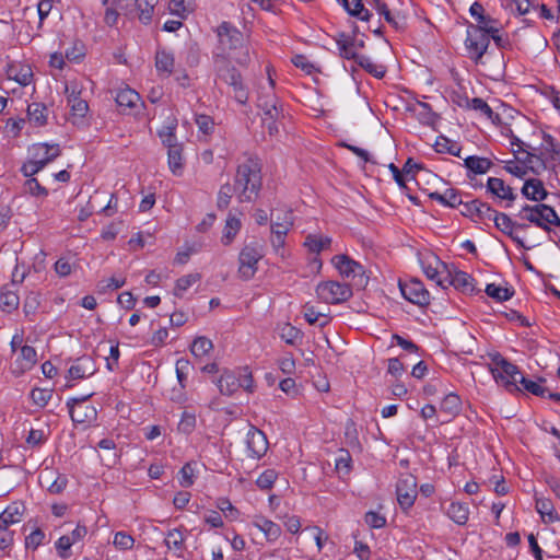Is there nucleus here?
Returning a JSON list of instances; mask_svg holds the SVG:
<instances>
[{"instance_id": "1", "label": "nucleus", "mask_w": 560, "mask_h": 560, "mask_svg": "<svg viewBox=\"0 0 560 560\" xmlns=\"http://www.w3.org/2000/svg\"><path fill=\"white\" fill-rule=\"evenodd\" d=\"M219 44L213 51V66L219 59L225 63L232 61L240 66H247L250 62L249 48L245 44L243 34L229 22H223L217 30Z\"/></svg>"}, {"instance_id": "2", "label": "nucleus", "mask_w": 560, "mask_h": 560, "mask_svg": "<svg viewBox=\"0 0 560 560\" xmlns=\"http://www.w3.org/2000/svg\"><path fill=\"white\" fill-rule=\"evenodd\" d=\"M261 185V163L259 159L249 156L237 166L234 178L238 201H253L258 196Z\"/></svg>"}, {"instance_id": "3", "label": "nucleus", "mask_w": 560, "mask_h": 560, "mask_svg": "<svg viewBox=\"0 0 560 560\" xmlns=\"http://www.w3.org/2000/svg\"><path fill=\"white\" fill-rule=\"evenodd\" d=\"M213 70L215 81L228 84L232 90L234 100L242 105L246 104L249 97V91L244 84L240 71L232 66V63H225L222 59L218 60L217 66H213Z\"/></svg>"}, {"instance_id": "4", "label": "nucleus", "mask_w": 560, "mask_h": 560, "mask_svg": "<svg viewBox=\"0 0 560 560\" xmlns=\"http://www.w3.org/2000/svg\"><path fill=\"white\" fill-rule=\"evenodd\" d=\"M271 237L270 243L276 253L284 247L285 236L294 224V218L290 209H272L270 212Z\"/></svg>"}, {"instance_id": "5", "label": "nucleus", "mask_w": 560, "mask_h": 560, "mask_svg": "<svg viewBox=\"0 0 560 560\" xmlns=\"http://www.w3.org/2000/svg\"><path fill=\"white\" fill-rule=\"evenodd\" d=\"M265 246L257 240L246 243L238 255V275L243 280L252 279L257 272V265L264 257Z\"/></svg>"}, {"instance_id": "6", "label": "nucleus", "mask_w": 560, "mask_h": 560, "mask_svg": "<svg viewBox=\"0 0 560 560\" xmlns=\"http://www.w3.org/2000/svg\"><path fill=\"white\" fill-rule=\"evenodd\" d=\"M493 366L490 371L498 384L503 385L510 393L520 392L517 386L518 368L503 358L500 353L491 355Z\"/></svg>"}, {"instance_id": "7", "label": "nucleus", "mask_w": 560, "mask_h": 560, "mask_svg": "<svg viewBox=\"0 0 560 560\" xmlns=\"http://www.w3.org/2000/svg\"><path fill=\"white\" fill-rule=\"evenodd\" d=\"M490 44V35L487 34L485 27H475V24L467 26V37L465 46L468 50L469 58L479 63L486 54Z\"/></svg>"}, {"instance_id": "8", "label": "nucleus", "mask_w": 560, "mask_h": 560, "mask_svg": "<svg viewBox=\"0 0 560 560\" xmlns=\"http://www.w3.org/2000/svg\"><path fill=\"white\" fill-rule=\"evenodd\" d=\"M318 299L327 304H339L352 296L350 285L337 281H324L317 284Z\"/></svg>"}, {"instance_id": "9", "label": "nucleus", "mask_w": 560, "mask_h": 560, "mask_svg": "<svg viewBox=\"0 0 560 560\" xmlns=\"http://www.w3.org/2000/svg\"><path fill=\"white\" fill-rule=\"evenodd\" d=\"M331 262L342 277L355 280L357 285L365 287L368 284L369 278L365 276L364 267L348 255H336Z\"/></svg>"}, {"instance_id": "10", "label": "nucleus", "mask_w": 560, "mask_h": 560, "mask_svg": "<svg viewBox=\"0 0 560 560\" xmlns=\"http://www.w3.org/2000/svg\"><path fill=\"white\" fill-rule=\"evenodd\" d=\"M91 395L82 398H73L67 402L69 413L74 423L89 424L96 419L97 412L94 406L88 404Z\"/></svg>"}, {"instance_id": "11", "label": "nucleus", "mask_w": 560, "mask_h": 560, "mask_svg": "<svg viewBox=\"0 0 560 560\" xmlns=\"http://www.w3.org/2000/svg\"><path fill=\"white\" fill-rule=\"evenodd\" d=\"M397 501L402 510L410 509L417 498V478L411 474L402 475L396 486Z\"/></svg>"}, {"instance_id": "12", "label": "nucleus", "mask_w": 560, "mask_h": 560, "mask_svg": "<svg viewBox=\"0 0 560 560\" xmlns=\"http://www.w3.org/2000/svg\"><path fill=\"white\" fill-rule=\"evenodd\" d=\"M399 289L402 296L416 305L425 306L430 303V293L418 279L399 281Z\"/></svg>"}, {"instance_id": "13", "label": "nucleus", "mask_w": 560, "mask_h": 560, "mask_svg": "<svg viewBox=\"0 0 560 560\" xmlns=\"http://www.w3.org/2000/svg\"><path fill=\"white\" fill-rule=\"evenodd\" d=\"M462 207L460 213L463 215L470 218L474 222L482 223L485 225H488L491 221V215H494V209L478 199L466 202L463 201Z\"/></svg>"}, {"instance_id": "14", "label": "nucleus", "mask_w": 560, "mask_h": 560, "mask_svg": "<svg viewBox=\"0 0 560 560\" xmlns=\"http://www.w3.org/2000/svg\"><path fill=\"white\" fill-rule=\"evenodd\" d=\"M28 151L31 159L42 168L61 154L59 144L35 143Z\"/></svg>"}, {"instance_id": "15", "label": "nucleus", "mask_w": 560, "mask_h": 560, "mask_svg": "<svg viewBox=\"0 0 560 560\" xmlns=\"http://www.w3.org/2000/svg\"><path fill=\"white\" fill-rule=\"evenodd\" d=\"M246 444L252 457L260 458L266 454L268 450L267 436L261 430L255 427H252L248 430L246 435Z\"/></svg>"}, {"instance_id": "16", "label": "nucleus", "mask_w": 560, "mask_h": 560, "mask_svg": "<svg viewBox=\"0 0 560 560\" xmlns=\"http://www.w3.org/2000/svg\"><path fill=\"white\" fill-rule=\"evenodd\" d=\"M491 221L494 223V226L500 230L502 233L506 234L511 237L520 247L526 248L522 238L514 234V226L516 224L511 220V218L502 212H498L494 210V215H491ZM518 228H525L524 224H517Z\"/></svg>"}, {"instance_id": "17", "label": "nucleus", "mask_w": 560, "mask_h": 560, "mask_svg": "<svg viewBox=\"0 0 560 560\" xmlns=\"http://www.w3.org/2000/svg\"><path fill=\"white\" fill-rule=\"evenodd\" d=\"M37 362L36 350L31 346H22L20 354L18 355L12 372L15 375H22L26 371L31 370Z\"/></svg>"}, {"instance_id": "18", "label": "nucleus", "mask_w": 560, "mask_h": 560, "mask_svg": "<svg viewBox=\"0 0 560 560\" xmlns=\"http://www.w3.org/2000/svg\"><path fill=\"white\" fill-rule=\"evenodd\" d=\"M539 208L540 203L535 206L525 205L520 212V217L535 224L537 228L542 229L546 232H551L549 223L550 219L545 218L544 211H541Z\"/></svg>"}, {"instance_id": "19", "label": "nucleus", "mask_w": 560, "mask_h": 560, "mask_svg": "<svg viewBox=\"0 0 560 560\" xmlns=\"http://www.w3.org/2000/svg\"><path fill=\"white\" fill-rule=\"evenodd\" d=\"M487 190L500 200L509 201V205L516 199L511 186L505 185L504 180L498 177H489L487 182Z\"/></svg>"}, {"instance_id": "20", "label": "nucleus", "mask_w": 560, "mask_h": 560, "mask_svg": "<svg viewBox=\"0 0 560 560\" xmlns=\"http://www.w3.org/2000/svg\"><path fill=\"white\" fill-rule=\"evenodd\" d=\"M96 372L94 361L91 357L79 358L69 369V377L72 380H81L93 375Z\"/></svg>"}, {"instance_id": "21", "label": "nucleus", "mask_w": 560, "mask_h": 560, "mask_svg": "<svg viewBox=\"0 0 560 560\" xmlns=\"http://www.w3.org/2000/svg\"><path fill=\"white\" fill-rule=\"evenodd\" d=\"M66 93L68 95V104L71 108V114L79 118L84 117L89 109V105L86 101L79 97L80 91L77 85H67Z\"/></svg>"}, {"instance_id": "22", "label": "nucleus", "mask_w": 560, "mask_h": 560, "mask_svg": "<svg viewBox=\"0 0 560 560\" xmlns=\"http://www.w3.org/2000/svg\"><path fill=\"white\" fill-rule=\"evenodd\" d=\"M155 68L160 77L168 78L175 68V58L171 51L160 48L155 52Z\"/></svg>"}, {"instance_id": "23", "label": "nucleus", "mask_w": 560, "mask_h": 560, "mask_svg": "<svg viewBox=\"0 0 560 560\" xmlns=\"http://www.w3.org/2000/svg\"><path fill=\"white\" fill-rule=\"evenodd\" d=\"M522 195L528 200L542 201L547 198L548 191L540 179L529 178L522 187Z\"/></svg>"}, {"instance_id": "24", "label": "nucleus", "mask_w": 560, "mask_h": 560, "mask_svg": "<svg viewBox=\"0 0 560 560\" xmlns=\"http://www.w3.org/2000/svg\"><path fill=\"white\" fill-rule=\"evenodd\" d=\"M336 43L340 57L345 59H352L355 62L358 61V57H360L361 55H359L355 50L354 37L345 33H340L336 38Z\"/></svg>"}, {"instance_id": "25", "label": "nucleus", "mask_w": 560, "mask_h": 560, "mask_svg": "<svg viewBox=\"0 0 560 560\" xmlns=\"http://www.w3.org/2000/svg\"><path fill=\"white\" fill-rule=\"evenodd\" d=\"M218 387L221 394L231 396L241 387V378L231 371H224L219 378Z\"/></svg>"}, {"instance_id": "26", "label": "nucleus", "mask_w": 560, "mask_h": 560, "mask_svg": "<svg viewBox=\"0 0 560 560\" xmlns=\"http://www.w3.org/2000/svg\"><path fill=\"white\" fill-rule=\"evenodd\" d=\"M257 105L269 120H277L281 116V109L278 107V101L273 94L260 96Z\"/></svg>"}, {"instance_id": "27", "label": "nucleus", "mask_w": 560, "mask_h": 560, "mask_svg": "<svg viewBox=\"0 0 560 560\" xmlns=\"http://www.w3.org/2000/svg\"><path fill=\"white\" fill-rule=\"evenodd\" d=\"M453 285L455 289L463 292L474 291L472 278L465 271H455L454 273H447L446 285Z\"/></svg>"}, {"instance_id": "28", "label": "nucleus", "mask_w": 560, "mask_h": 560, "mask_svg": "<svg viewBox=\"0 0 560 560\" xmlns=\"http://www.w3.org/2000/svg\"><path fill=\"white\" fill-rule=\"evenodd\" d=\"M429 197L431 199L436 200L440 203L451 207V208H456L458 206H462V203H463L460 194L453 188L446 189L442 194L438 192V191L431 192L429 195Z\"/></svg>"}, {"instance_id": "29", "label": "nucleus", "mask_w": 560, "mask_h": 560, "mask_svg": "<svg viewBox=\"0 0 560 560\" xmlns=\"http://www.w3.org/2000/svg\"><path fill=\"white\" fill-rule=\"evenodd\" d=\"M24 505L20 502H13L0 514V523L7 526L19 523L24 513Z\"/></svg>"}, {"instance_id": "30", "label": "nucleus", "mask_w": 560, "mask_h": 560, "mask_svg": "<svg viewBox=\"0 0 560 560\" xmlns=\"http://www.w3.org/2000/svg\"><path fill=\"white\" fill-rule=\"evenodd\" d=\"M536 510L545 523H555L560 520L555 511L553 503L549 499L536 498Z\"/></svg>"}, {"instance_id": "31", "label": "nucleus", "mask_w": 560, "mask_h": 560, "mask_svg": "<svg viewBox=\"0 0 560 560\" xmlns=\"http://www.w3.org/2000/svg\"><path fill=\"white\" fill-rule=\"evenodd\" d=\"M253 524L265 534L267 540L269 541L277 540L281 535V527L275 522L265 517H258L254 521Z\"/></svg>"}, {"instance_id": "32", "label": "nucleus", "mask_w": 560, "mask_h": 560, "mask_svg": "<svg viewBox=\"0 0 560 560\" xmlns=\"http://www.w3.org/2000/svg\"><path fill=\"white\" fill-rule=\"evenodd\" d=\"M159 0H135V11L137 13L139 20L147 24L151 21L153 11Z\"/></svg>"}, {"instance_id": "33", "label": "nucleus", "mask_w": 560, "mask_h": 560, "mask_svg": "<svg viewBox=\"0 0 560 560\" xmlns=\"http://www.w3.org/2000/svg\"><path fill=\"white\" fill-rule=\"evenodd\" d=\"M465 167H467L474 174H485L493 165L492 161L488 158L480 156H468L464 160Z\"/></svg>"}, {"instance_id": "34", "label": "nucleus", "mask_w": 560, "mask_h": 560, "mask_svg": "<svg viewBox=\"0 0 560 560\" xmlns=\"http://www.w3.org/2000/svg\"><path fill=\"white\" fill-rule=\"evenodd\" d=\"M355 63L377 79L384 78L387 71L385 66L375 63L370 57L364 55L358 57Z\"/></svg>"}, {"instance_id": "35", "label": "nucleus", "mask_w": 560, "mask_h": 560, "mask_svg": "<svg viewBox=\"0 0 560 560\" xmlns=\"http://www.w3.org/2000/svg\"><path fill=\"white\" fill-rule=\"evenodd\" d=\"M139 100V94L130 88L118 90L115 96L117 105L126 108L135 107Z\"/></svg>"}, {"instance_id": "36", "label": "nucleus", "mask_w": 560, "mask_h": 560, "mask_svg": "<svg viewBox=\"0 0 560 560\" xmlns=\"http://www.w3.org/2000/svg\"><path fill=\"white\" fill-rule=\"evenodd\" d=\"M448 517L458 525H464L468 521L469 509L466 504L452 502L446 511Z\"/></svg>"}, {"instance_id": "37", "label": "nucleus", "mask_w": 560, "mask_h": 560, "mask_svg": "<svg viewBox=\"0 0 560 560\" xmlns=\"http://www.w3.org/2000/svg\"><path fill=\"white\" fill-rule=\"evenodd\" d=\"M20 298L16 292L9 290L7 287L0 292V307L3 312L11 313L18 310Z\"/></svg>"}, {"instance_id": "38", "label": "nucleus", "mask_w": 560, "mask_h": 560, "mask_svg": "<svg viewBox=\"0 0 560 560\" xmlns=\"http://www.w3.org/2000/svg\"><path fill=\"white\" fill-rule=\"evenodd\" d=\"M168 166L174 175H180L184 167L183 145H173V149L167 151Z\"/></svg>"}, {"instance_id": "39", "label": "nucleus", "mask_w": 560, "mask_h": 560, "mask_svg": "<svg viewBox=\"0 0 560 560\" xmlns=\"http://www.w3.org/2000/svg\"><path fill=\"white\" fill-rule=\"evenodd\" d=\"M46 106L42 103H32L27 107L28 120L37 127L44 126L47 121Z\"/></svg>"}, {"instance_id": "40", "label": "nucleus", "mask_w": 560, "mask_h": 560, "mask_svg": "<svg viewBox=\"0 0 560 560\" xmlns=\"http://www.w3.org/2000/svg\"><path fill=\"white\" fill-rule=\"evenodd\" d=\"M331 244V238L327 236H320L315 234H310L306 236L304 245L312 253H320L322 250L328 248Z\"/></svg>"}, {"instance_id": "41", "label": "nucleus", "mask_w": 560, "mask_h": 560, "mask_svg": "<svg viewBox=\"0 0 560 560\" xmlns=\"http://www.w3.org/2000/svg\"><path fill=\"white\" fill-rule=\"evenodd\" d=\"M434 150L438 153H448L454 156H460V147L444 136L436 138Z\"/></svg>"}, {"instance_id": "42", "label": "nucleus", "mask_w": 560, "mask_h": 560, "mask_svg": "<svg viewBox=\"0 0 560 560\" xmlns=\"http://www.w3.org/2000/svg\"><path fill=\"white\" fill-rule=\"evenodd\" d=\"M441 412L446 413L448 417H454L460 410V398L456 394L446 395L440 406Z\"/></svg>"}, {"instance_id": "43", "label": "nucleus", "mask_w": 560, "mask_h": 560, "mask_svg": "<svg viewBox=\"0 0 560 560\" xmlns=\"http://www.w3.org/2000/svg\"><path fill=\"white\" fill-rule=\"evenodd\" d=\"M240 229L241 221L235 217L229 215L221 238L222 243L224 245H230L233 242L236 234L238 233Z\"/></svg>"}, {"instance_id": "44", "label": "nucleus", "mask_w": 560, "mask_h": 560, "mask_svg": "<svg viewBox=\"0 0 560 560\" xmlns=\"http://www.w3.org/2000/svg\"><path fill=\"white\" fill-rule=\"evenodd\" d=\"M342 4L349 14L359 18L360 20L368 21L371 16L362 3V0H342Z\"/></svg>"}, {"instance_id": "45", "label": "nucleus", "mask_w": 560, "mask_h": 560, "mask_svg": "<svg viewBox=\"0 0 560 560\" xmlns=\"http://www.w3.org/2000/svg\"><path fill=\"white\" fill-rule=\"evenodd\" d=\"M417 116L421 124L433 126L439 116L432 110L431 106L424 102L417 103Z\"/></svg>"}, {"instance_id": "46", "label": "nucleus", "mask_w": 560, "mask_h": 560, "mask_svg": "<svg viewBox=\"0 0 560 560\" xmlns=\"http://www.w3.org/2000/svg\"><path fill=\"white\" fill-rule=\"evenodd\" d=\"M177 127V121L174 119L170 125L163 127L162 130L159 131V136L162 139L163 144L168 149H173V145H183L177 142V138L175 135V130Z\"/></svg>"}, {"instance_id": "47", "label": "nucleus", "mask_w": 560, "mask_h": 560, "mask_svg": "<svg viewBox=\"0 0 560 560\" xmlns=\"http://www.w3.org/2000/svg\"><path fill=\"white\" fill-rule=\"evenodd\" d=\"M201 279V276L199 273H189L186 276L180 277L176 281V285L174 289V294L176 296H182L185 291H187L191 285L197 283Z\"/></svg>"}, {"instance_id": "48", "label": "nucleus", "mask_w": 560, "mask_h": 560, "mask_svg": "<svg viewBox=\"0 0 560 560\" xmlns=\"http://www.w3.org/2000/svg\"><path fill=\"white\" fill-rule=\"evenodd\" d=\"M304 317L311 325L318 324L319 327H325L329 323V318L322 313L315 311L313 305H304Z\"/></svg>"}, {"instance_id": "49", "label": "nucleus", "mask_w": 560, "mask_h": 560, "mask_svg": "<svg viewBox=\"0 0 560 560\" xmlns=\"http://www.w3.org/2000/svg\"><path fill=\"white\" fill-rule=\"evenodd\" d=\"M517 383H520L523 388L530 394L538 396V397H546L548 393V388L541 386L539 383L530 381L522 375L520 372V375H517Z\"/></svg>"}, {"instance_id": "50", "label": "nucleus", "mask_w": 560, "mask_h": 560, "mask_svg": "<svg viewBox=\"0 0 560 560\" xmlns=\"http://www.w3.org/2000/svg\"><path fill=\"white\" fill-rule=\"evenodd\" d=\"M213 349V343L207 337H197L191 347L190 351L195 357H203Z\"/></svg>"}, {"instance_id": "51", "label": "nucleus", "mask_w": 560, "mask_h": 560, "mask_svg": "<svg viewBox=\"0 0 560 560\" xmlns=\"http://www.w3.org/2000/svg\"><path fill=\"white\" fill-rule=\"evenodd\" d=\"M280 336L288 345H295L302 340V331L291 324H284L281 327Z\"/></svg>"}, {"instance_id": "52", "label": "nucleus", "mask_w": 560, "mask_h": 560, "mask_svg": "<svg viewBox=\"0 0 560 560\" xmlns=\"http://www.w3.org/2000/svg\"><path fill=\"white\" fill-rule=\"evenodd\" d=\"M235 191L234 185L226 183L221 186L218 194L217 206L219 209H226L230 205L231 198Z\"/></svg>"}, {"instance_id": "53", "label": "nucleus", "mask_w": 560, "mask_h": 560, "mask_svg": "<svg viewBox=\"0 0 560 560\" xmlns=\"http://www.w3.org/2000/svg\"><path fill=\"white\" fill-rule=\"evenodd\" d=\"M375 3V9L378 12L380 15L384 16L385 21L389 23L396 30H399L402 27V25L397 21V19L392 14L390 10L388 9L387 4L384 3L382 0H373Z\"/></svg>"}, {"instance_id": "54", "label": "nucleus", "mask_w": 560, "mask_h": 560, "mask_svg": "<svg viewBox=\"0 0 560 560\" xmlns=\"http://www.w3.org/2000/svg\"><path fill=\"white\" fill-rule=\"evenodd\" d=\"M196 415L188 410L182 413L180 421L178 423V431L185 434L191 433L196 428Z\"/></svg>"}, {"instance_id": "55", "label": "nucleus", "mask_w": 560, "mask_h": 560, "mask_svg": "<svg viewBox=\"0 0 560 560\" xmlns=\"http://www.w3.org/2000/svg\"><path fill=\"white\" fill-rule=\"evenodd\" d=\"M184 535L180 529L174 528L167 533L165 545L168 549L182 550L184 547Z\"/></svg>"}, {"instance_id": "56", "label": "nucleus", "mask_w": 560, "mask_h": 560, "mask_svg": "<svg viewBox=\"0 0 560 560\" xmlns=\"http://www.w3.org/2000/svg\"><path fill=\"white\" fill-rule=\"evenodd\" d=\"M468 107L481 112L492 121L494 118H499V115L494 114L491 107L482 98L474 97L472 100L468 101Z\"/></svg>"}, {"instance_id": "57", "label": "nucleus", "mask_w": 560, "mask_h": 560, "mask_svg": "<svg viewBox=\"0 0 560 560\" xmlns=\"http://www.w3.org/2000/svg\"><path fill=\"white\" fill-rule=\"evenodd\" d=\"M486 293L488 296L499 302L508 301L512 296L508 288L499 287L494 283H490L486 287Z\"/></svg>"}, {"instance_id": "58", "label": "nucleus", "mask_w": 560, "mask_h": 560, "mask_svg": "<svg viewBox=\"0 0 560 560\" xmlns=\"http://www.w3.org/2000/svg\"><path fill=\"white\" fill-rule=\"evenodd\" d=\"M544 149L548 152L553 161L560 163V143L555 140V138L548 133H544Z\"/></svg>"}, {"instance_id": "59", "label": "nucleus", "mask_w": 560, "mask_h": 560, "mask_svg": "<svg viewBox=\"0 0 560 560\" xmlns=\"http://www.w3.org/2000/svg\"><path fill=\"white\" fill-rule=\"evenodd\" d=\"M52 397V389L34 388L31 392V399L38 407H45Z\"/></svg>"}, {"instance_id": "60", "label": "nucleus", "mask_w": 560, "mask_h": 560, "mask_svg": "<svg viewBox=\"0 0 560 560\" xmlns=\"http://www.w3.org/2000/svg\"><path fill=\"white\" fill-rule=\"evenodd\" d=\"M277 477L275 469H267L257 478L256 485L262 490H268L273 486Z\"/></svg>"}, {"instance_id": "61", "label": "nucleus", "mask_w": 560, "mask_h": 560, "mask_svg": "<svg viewBox=\"0 0 560 560\" xmlns=\"http://www.w3.org/2000/svg\"><path fill=\"white\" fill-rule=\"evenodd\" d=\"M192 0H171L170 9L173 14L180 18L191 11Z\"/></svg>"}, {"instance_id": "62", "label": "nucleus", "mask_w": 560, "mask_h": 560, "mask_svg": "<svg viewBox=\"0 0 560 560\" xmlns=\"http://www.w3.org/2000/svg\"><path fill=\"white\" fill-rule=\"evenodd\" d=\"M24 189L26 192L36 197H46L48 195V190L42 186L36 178H28L24 184Z\"/></svg>"}, {"instance_id": "63", "label": "nucleus", "mask_w": 560, "mask_h": 560, "mask_svg": "<svg viewBox=\"0 0 560 560\" xmlns=\"http://www.w3.org/2000/svg\"><path fill=\"white\" fill-rule=\"evenodd\" d=\"M335 467L339 474H349L351 469V456L348 451L341 450L339 457L336 458Z\"/></svg>"}, {"instance_id": "64", "label": "nucleus", "mask_w": 560, "mask_h": 560, "mask_svg": "<svg viewBox=\"0 0 560 560\" xmlns=\"http://www.w3.org/2000/svg\"><path fill=\"white\" fill-rule=\"evenodd\" d=\"M113 542L117 548L128 550L132 548L135 540L131 535L125 532H118L115 534Z\"/></svg>"}]
</instances>
